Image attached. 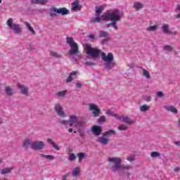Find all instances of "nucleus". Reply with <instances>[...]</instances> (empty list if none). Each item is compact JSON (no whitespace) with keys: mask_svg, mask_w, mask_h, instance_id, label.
I'll use <instances>...</instances> for the list:
<instances>
[{"mask_svg":"<svg viewBox=\"0 0 180 180\" xmlns=\"http://www.w3.org/2000/svg\"><path fill=\"white\" fill-rule=\"evenodd\" d=\"M108 161L109 163L110 169L112 171V172H116L120 169H124L125 171H130V169H133V165H122L121 158H108Z\"/></svg>","mask_w":180,"mask_h":180,"instance_id":"nucleus-1","label":"nucleus"},{"mask_svg":"<svg viewBox=\"0 0 180 180\" xmlns=\"http://www.w3.org/2000/svg\"><path fill=\"white\" fill-rule=\"evenodd\" d=\"M101 59L105 62L104 65L106 70H110L116 67L113 53L110 52L108 53V55H106L105 52H103L101 53Z\"/></svg>","mask_w":180,"mask_h":180,"instance_id":"nucleus-2","label":"nucleus"},{"mask_svg":"<svg viewBox=\"0 0 180 180\" xmlns=\"http://www.w3.org/2000/svg\"><path fill=\"white\" fill-rule=\"evenodd\" d=\"M104 9L105 6H100V7L96 8V18L91 20V22L92 23H99L100 22L105 21V17L106 16L108 13L102 15V12Z\"/></svg>","mask_w":180,"mask_h":180,"instance_id":"nucleus-3","label":"nucleus"},{"mask_svg":"<svg viewBox=\"0 0 180 180\" xmlns=\"http://www.w3.org/2000/svg\"><path fill=\"white\" fill-rule=\"evenodd\" d=\"M66 41L69 46L72 48L69 52V56H74L75 54H78L79 53V49H78V44H77V42L74 41V39L71 37H67Z\"/></svg>","mask_w":180,"mask_h":180,"instance_id":"nucleus-4","label":"nucleus"},{"mask_svg":"<svg viewBox=\"0 0 180 180\" xmlns=\"http://www.w3.org/2000/svg\"><path fill=\"white\" fill-rule=\"evenodd\" d=\"M86 53L93 58H98L102 53L101 49H98V48H93L91 45L86 46Z\"/></svg>","mask_w":180,"mask_h":180,"instance_id":"nucleus-5","label":"nucleus"},{"mask_svg":"<svg viewBox=\"0 0 180 180\" xmlns=\"http://www.w3.org/2000/svg\"><path fill=\"white\" fill-rule=\"evenodd\" d=\"M104 18V21L109 20V19H110V20L112 22H119V20L121 19L120 13L117 10H115L110 13L107 12V14Z\"/></svg>","mask_w":180,"mask_h":180,"instance_id":"nucleus-6","label":"nucleus"},{"mask_svg":"<svg viewBox=\"0 0 180 180\" xmlns=\"http://www.w3.org/2000/svg\"><path fill=\"white\" fill-rule=\"evenodd\" d=\"M7 26L11 29V30H13L16 34H20L22 33V27H20V25L19 24H13V18H8L6 22Z\"/></svg>","mask_w":180,"mask_h":180,"instance_id":"nucleus-7","label":"nucleus"},{"mask_svg":"<svg viewBox=\"0 0 180 180\" xmlns=\"http://www.w3.org/2000/svg\"><path fill=\"white\" fill-rule=\"evenodd\" d=\"M114 116L117 120H120V122H122V123H126V124H134V123H136V121L131 120L129 117L119 116V115H115Z\"/></svg>","mask_w":180,"mask_h":180,"instance_id":"nucleus-8","label":"nucleus"},{"mask_svg":"<svg viewBox=\"0 0 180 180\" xmlns=\"http://www.w3.org/2000/svg\"><path fill=\"white\" fill-rule=\"evenodd\" d=\"M89 109L91 110L94 117H98L101 115V109L94 103H89Z\"/></svg>","mask_w":180,"mask_h":180,"instance_id":"nucleus-9","label":"nucleus"},{"mask_svg":"<svg viewBox=\"0 0 180 180\" xmlns=\"http://www.w3.org/2000/svg\"><path fill=\"white\" fill-rule=\"evenodd\" d=\"M55 112H56L58 116H61V117H65L67 116L64 112V109L60 103H57L55 105Z\"/></svg>","mask_w":180,"mask_h":180,"instance_id":"nucleus-10","label":"nucleus"},{"mask_svg":"<svg viewBox=\"0 0 180 180\" xmlns=\"http://www.w3.org/2000/svg\"><path fill=\"white\" fill-rule=\"evenodd\" d=\"M44 147V143L43 141H35L32 144V148L33 150H36L39 151V150H42Z\"/></svg>","mask_w":180,"mask_h":180,"instance_id":"nucleus-11","label":"nucleus"},{"mask_svg":"<svg viewBox=\"0 0 180 180\" xmlns=\"http://www.w3.org/2000/svg\"><path fill=\"white\" fill-rule=\"evenodd\" d=\"M82 9V6L79 4V0H76L72 3L71 11L72 12H76V11H81Z\"/></svg>","mask_w":180,"mask_h":180,"instance_id":"nucleus-12","label":"nucleus"},{"mask_svg":"<svg viewBox=\"0 0 180 180\" xmlns=\"http://www.w3.org/2000/svg\"><path fill=\"white\" fill-rule=\"evenodd\" d=\"M17 86H18V89H20L21 94H22V95H25L26 96H28L29 88H27L26 86H25L23 84H18Z\"/></svg>","mask_w":180,"mask_h":180,"instance_id":"nucleus-13","label":"nucleus"},{"mask_svg":"<svg viewBox=\"0 0 180 180\" xmlns=\"http://www.w3.org/2000/svg\"><path fill=\"white\" fill-rule=\"evenodd\" d=\"M91 131L94 136H101L102 128L100 126L94 125L91 127Z\"/></svg>","mask_w":180,"mask_h":180,"instance_id":"nucleus-14","label":"nucleus"},{"mask_svg":"<svg viewBox=\"0 0 180 180\" xmlns=\"http://www.w3.org/2000/svg\"><path fill=\"white\" fill-rule=\"evenodd\" d=\"M78 116L76 115H70L69 117V126L70 127H72V126H74L78 121H79Z\"/></svg>","mask_w":180,"mask_h":180,"instance_id":"nucleus-15","label":"nucleus"},{"mask_svg":"<svg viewBox=\"0 0 180 180\" xmlns=\"http://www.w3.org/2000/svg\"><path fill=\"white\" fill-rule=\"evenodd\" d=\"M58 15V8L57 7H52L50 8L49 16L51 18H56Z\"/></svg>","mask_w":180,"mask_h":180,"instance_id":"nucleus-16","label":"nucleus"},{"mask_svg":"<svg viewBox=\"0 0 180 180\" xmlns=\"http://www.w3.org/2000/svg\"><path fill=\"white\" fill-rule=\"evenodd\" d=\"M68 13H70V10L67 9L65 7L58 8V15L65 16V15H68Z\"/></svg>","mask_w":180,"mask_h":180,"instance_id":"nucleus-17","label":"nucleus"},{"mask_svg":"<svg viewBox=\"0 0 180 180\" xmlns=\"http://www.w3.org/2000/svg\"><path fill=\"white\" fill-rule=\"evenodd\" d=\"M76 77H77V72L72 71V72H70L69 76L66 79L67 84L74 81Z\"/></svg>","mask_w":180,"mask_h":180,"instance_id":"nucleus-18","label":"nucleus"},{"mask_svg":"<svg viewBox=\"0 0 180 180\" xmlns=\"http://www.w3.org/2000/svg\"><path fill=\"white\" fill-rule=\"evenodd\" d=\"M32 5H46L49 4V0H31Z\"/></svg>","mask_w":180,"mask_h":180,"instance_id":"nucleus-19","label":"nucleus"},{"mask_svg":"<svg viewBox=\"0 0 180 180\" xmlns=\"http://www.w3.org/2000/svg\"><path fill=\"white\" fill-rule=\"evenodd\" d=\"M165 109L168 112H172V113H174L175 115L178 113V110L173 105H170V106L166 105L165 106Z\"/></svg>","mask_w":180,"mask_h":180,"instance_id":"nucleus-20","label":"nucleus"},{"mask_svg":"<svg viewBox=\"0 0 180 180\" xmlns=\"http://www.w3.org/2000/svg\"><path fill=\"white\" fill-rule=\"evenodd\" d=\"M98 142L100 143V144H103V146H106L109 143V139L106 138V136H103L100 138L98 140Z\"/></svg>","mask_w":180,"mask_h":180,"instance_id":"nucleus-21","label":"nucleus"},{"mask_svg":"<svg viewBox=\"0 0 180 180\" xmlns=\"http://www.w3.org/2000/svg\"><path fill=\"white\" fill-rule=\"evenodd\" d=\"M32 144H33V143H32V141L30 139H26L23 141L22 147L24 148H29V147H30Z\"/></svg>","mask_w":180,"mask_h":180,"instance_id":"nucleus-22","label":"nucleus"},{"mask_svg":"<svg viewBox=\"0 0 180 180\" xmlns=\"http://www.w3.org/2000/svg\"><path fill=\"white\" fill-rule=\"evenodd\" d=\"M169 25L168 24L162 25V30L165 34H169Z\"/></svg>","mask_w":180,"mask_h":180,"instance_id":"nucleus-23","label":"nucleus"},{"mask_svg":"<svg viewBox=\"0 0 180 180\" xmlns=\"http://www.w3.org/2000/svg\"><path fill=\"white\" fill-rule=\"evenodd\" d=\"M116 134V131L110 129L103 134V137H106L107 136H115Z\"/></svg>","mask_w":180,"mask_h":180,"instance_id":"nucleus-24","label":"nucleus"},{"mask_svg":"<svg viewBox=\"0 0 180 180\" xmlns=\"http://www.w3.org/2000/svg\"><path fill=\"white\" fill-rule=\"evenodd\" d=\"M79 172H81V168H79V167H77L73 169L72 175L74 176H78V175H79Z\"/></svg>","mask_w":180,"mask_h":180,"instance_id":"nucleus-25","label":"nucleus"},{"mask_svg":"<svg viewBox=\"0 0 180 180\" xmlns=\"http://www.w3.org/2000/svg\"><path fill=\"white\" fill-rule=\"evenodd\" d=\"M139 110L141 112H148V110H150V107L146 104H144L139 108Z\"/></svg>","mask_w":180,"mask_h":180,"instance_id":"nucleus-26","label":"nucleus"},{"mask_svg":"<svg viewBox=\"0 0 180 180\" xmlns=\"http://www.w3.org/2000/svg\"><path fill=\"white\" fill-rule=\"evenodd\" d=\"M24 24L25 25V26H27L28 30H30V32H31L32 34H36V32L34 31L32 25H30L27 22H25Z\"/></svg>","mask_w":180,"mask_h":180,"instance_id":"nucleus-27","label":"nucleus"},{"mask_svg":"<svg viewBox=\"0 0 180 180\" xmlns=\"http://www.w3.org/2000/svg\"><path fill=\"white\" fill-rule=\"evenodd\" d=\"M12 169H13L11 168V167L4 168L1 171V175H5L6 174H9V172H11L12 171Z\"/></svg>","mask_w":180,"mask_h":180,"instance_id":"nucleus-28","label":"nucleus"},{"mask_svg":"<svg viewBox=\"0 0 180 180\" xmlns=\"http://www.w3.org/2000/svg\"><path fill=\"white\" fill-rule=\"evenodd\" d=\"M143 77H146L147 79H150L151 78V75H150V72H148L146 69H143Z\"/></svg>","mask_w":180,"mask_h":180,"instance_id":"nucleus-29","label":"nucleus"},{"mask_svg":"<svg viewBox=\"0 0 180 180\" xmlns=\"http://www.w3.org/2000/svg\"><path fill=\"white\" fill-rule=\"evenodd\" d=\"M143 6V4L139 2H135L134 4V8H135L136 11H140Z\"/></svg>","mask_w":180,"mask_h":180,"instance_id":"nucleus-30","label":"nucleus"},{"mask_svg":"<svg viewBox=\"0 0 180 180\" xmlns=\"http://www.w3.org/2000/svg\"><path fill=\"white\" fill-rule=\"evenodd\" d=\"M50 56H52V57H55L56 58H61V57H63L62 55L52 51H50Z\"/></svg>","mask_w":180,"mask_h":180,"instance_id":"nucleus-31","label":"nucleus"},{"mask_svg":"<svg viewBox=\"0 0 180 180\" xmlns=\"http://www.w3.org/2000/svg\"><path fill=\"white\" fill-rule=\"evenodd\" d=\"M84 127V122L83 121H78L75 124V127H76V129H78V130H79V129H81V127Z\"/></svg>","mask_w":180,"mask_h":180,"instance_id":"nucleus-32","label":"nucleus"},{"mask_svg":"<svg viewBox=\"0 0 180 180\" xmlns=\"http://www.w3.org/2000/svg\"><path fill=\"white\" fill-rule=\"evenodd\" d=\"M98 36L99 37H108V36H109V33L106 31H99Z\"/></svg>","mask_w":180,"mask_h":180,"instance_id":"nucleus-33","label":"nucleus"},{"mask_svg":"<svg viewBox=\"0 0 180 180\" xmlns=\"http://www.w3.org/2000/svg\"><path fill=\"white\" fill-rule=\"evenodd\" d=\"M66 94H67V90H63V91H58L56 94L57 96H58L59 98H63V96H65Z\"/></svg>","mask_w":180,"mask_h":180,"instance_id":"nucleus-34","label":"nucleus"},{"mask_svg":"<svg viewBox=\"0 0 180 180\" xmlns=\"http://www.w3.org/2000/svg\"><path fill=\"white\" fill-rule=\"evenodd\" d=\"M5 91L7 95L11 96L13 94V89L11 88L10 86L6 87Z\"/></svg>","mask_w":180,"mask_h":180,"instance_id":"nucleus-35","label":"nucleus"},{"mask_svg":"<svg viewBox=\"0 0 180 180\" xmlns=\"http://www.w3.org/2000/svg\"><path fill=\"white\" fill-rule=\"evenodd\" d=\"M127 129H128L127 125H124V124L118 125V130H120V131H126Z\"/></svg>","mask_w":180,"mask_h":180,"instance_id":"nucleus-36","label":"nucleus"},{"mask_svg":"<svg viewBox=\"0 0 180 180\" xmlns=\"http://www.w3.org/2000/svg\"><path fill=\"white\" fill-rule=\"evenodd\" d=\"M160 155H161V154L157 151H153L150 153V157H152V158H157L158 157H160Z\"/></svg>","mask_w":180,"mask_h":180,"instance_id":"nucleus-37","label":"nucleus"},{"mask_svg":"<svg viewBox=\"0 0 180 180\" xmlns=\"http://www.w3.org/2000/svg\"><path fill=\"white\" fill-rule=\"evenodd\" d=\"M157 27H158L157 25L150 26L146 29V30L147 32H155V30H157Z\"/></svg>","mask_w":180,"mask_h":180,"instance_id":"nucleus-38","label":"nucleus"},{"mask_svg":"<svg viewBox=\"0 0 180 180\" xmlns=\"http://www.w3.org/2000/svg\"><path fill=\"white\" fill-rule=\"evenodd\" d=\"M41 157H43L44 158H46V160H53L55 158L54 156L51 155H46L41 154Z\"/></svg>","mask_w":180,"mask_h":180,"instance_id":"nucleus-39","label":"nucleus"},{"mask_svg":"<svg viewBox=\"0 0 180 180\" xmlns=\"http://www.w3.org/2000/svg\"><path fill=\"white\" fill-rule=\"evenodd\" d=\"M98 123H105V122H106V117H105V115L101 116L98 119Z\"/></svg>","mask_w":180,"mask_h":180,"instance_id":"nucleus-40","label":"nucleus"},{"mask_svg":"<svg viewBox=\"0 0 180 180\" xmlns=\"http://www.w3.org/2000/svg\"><path fill=\"white\" fill-rule=\"evenodd\" d=\"M77 157L79 158V162H81L82 161L84 157H85V153H78Z\"/></svg>","mask_w":180,"mask_h":180,"instance_id":"nucleus-41","label":"nucleus"},{"mask_svg":"<svg viewBox=\"0 0 180 180\" xmlns=\"http://www.w3.org/2000/svg\"><path fill=\"white\" fill-rule=\"evenodd\" d=\"M77 156L74 153H70L69 155V161H75Z\"/></svg>","mask_w":180,"mask_h":180,"instance_id":"nucleus-42","label":"nucleus"},{"mask_svg":"<svg viewBox=\"0 0 180 180\" xmlns=\"http://www.w3.org/2000/svg\"><path fill=\"white\" fill-rule=\"evenodd\" d=\"M127 161H129V162H133L134 161H136V156L132 155L127 158Z\"/></svg>","mask_w":180,"mask_h":180,"instance_id":"nucleus-43","label":"nucleus"},{"mask_svg":"<svg viewBox=\"0 0 180 180\" xmlns=\"http://www.w3.org/2000/svg\"><path fill=\"white\" fill-rule=\"evenodd\" d=\"M117 21H112V22L108 23V26H112L115 30H117V24H116Z\"/></svg>","mask_w":180,"mask_h":180,"instance_id":"nucleus-44","label":"nucleus"},{"mask_svg":"<svg viewBox=\"0 0 180 180\" xmlns=\"http://www.w3.org/2000/svg\"><path fill=\"white\" fill-rule=\"evenodd\" d=\"M164 50L166 51H172L174 50V48L169 45H167L164 47Z\"/></svg>","mask_w":180,"mask_h":180,"instance_id":"nucleus-45","label":"nucleus"},{"mask_svg":"<svg viewBox=\"0 0 180 180\" xmlns=\"http://www.w3.org/2000/svg\"><path fill=\"white\" fill-rule=\"evenodd\" d=\"M69 122H70L69 120H63L60 121V124H63V126H65V127L68 124Z\"/></svg>","mask_w":180,"mask_h":180,"instance_id":"nucleus-46","label":"nucleus"},{"mask_svg":"<svg viewBox=\"0 0 180 180\" xmlns=\"http://www.w3.org/2000/svg\"><path fill=\"white\" fill-rule=\"evenodd\" d=\"M105 115H108L110 116H112V117H115V115H116L117 114H113V112H112V111H110V110H108L105 112Z\"/></svg>","mask_w":180,"mask_h":180,"instance_id":"nucleus-47","label":"nucleus"},{"mask_svg":"<svg viewBox=\"0 0 180 180\" xmlns=\"http://www.w3.org/2000/svg\"><path fill=\"white\" fill-rule=\"evenodd\" d=\"M158 98H162L164 96V93L162 91H158L156 93Z\"/></svg>","mask_w":180,"mask_h":180,"instance_id":"nucleus-48","label":"nucleus"},{"mask_svg":"<svg viewBox=\"0 0 180 180\" xmlns=\"http://www.w3.org/2000/svg\"><path fill=\"white\" fill-rule=\"evenodd\" d=\"M52 146L53 148H55V150H57V151H60V147H58V146H57L56 143H54Z\"/></svg>","mask_w":180,"mask_h":180,"instance_id":"nucleus-49","label":"nucleus"},{"mask_svg":"<svg viewBox=\"0 0 180 180\" xmlns=\"http://www.w3.org/2000/svg\"><path fill=\"white\" fill-rule=\"evenodd\" d=\"M144 101H146V102H151V97L146 96V97H144Z\"/></svg>","mask_w":180,"mask_h":180,"instance_id":"nucleus-50","label":"nucleus"},{"mask_svg":"<svg viewBox=\"0 0 180 180\" xmlns=\"http://www.w3.org/2000/svg\"><path fill=\"white\" fill-rule=\"evenodd\" d=\"M76 87L78 89H81L82 87V84L79 83V82H77L76 83Z\"/></svg>","mask_w":180,"mask_h":180,"instance_id":"nucleus-51","label":"nucleus"},{"mask_svg":"<svg viewBox=\"0 0 180 180\" xmlns=\"http://www.w3.org/2000/svg\"><path fill=\"white\" fill-rule=\"evenodd\" d=\"M169 34H172L173 36H176V34H178V32L174 31V32H169Z\"/></svg>","mask_w":180,"mask_h":180,"instance_id":"nucleus-52","label":"nucleus"},{"mask_svg":"<svg viewBox=\"0 0 180 180\" xmlns=\"http://www.w3.org/2000/svg\"><path fill=\"white\" fill-rule=\"evenodd\" d=\"M47 141H48V143H50L51 144V146H53L54 143V141H53V140L51 139H48Z\"/></svg>","mask_w":180,"mask_h":180,"instance_id":"nucleus-53","label":"nucleus"},{"mask_svg":"<svg viewBox=\"0 0 180 180\" xmlns=\"http://www.w3.org/2000/svg\"><path fill=\"white\" fill-rule=\"evenodd\" d=\"M174 172H179V171H180L179 167H175L174 169Z\"/></svg>","mask_w":180,"mask_h":180,"instance_id":"nucleus-54","label":"nucleus"},{"mask_svg":"<svg viewBox=\"0 0 180 180\" xmlns=\"http://www.w3.org/2000/svg\"><path fill=\"white\" fill-rule=\"evenodd\" d=\"M86 65H95V64L92 62H86Z\"/></svg>","mask_w":180,"mask_h":180,"instance_id":"nucleus-55","label":"nucleus"},{"mask_svg":"<svg viewBox=\"0 0 180 180\" xmlns=\"http://www.w3.org/2000/svg\"><path fill=\"white\" fill-rule=\"evenodd\" d=\"M89 37L90 39H95V35L94 34H91L89 35Z\"/></svg>","mask_w":180,"mask_h":180,"instance_id":"nucleus-56","label":"nucleus"},{"mask_svg":"<svg viewBox=\"0 0 180 180\" xmlns=\"http://www.w3.org/2000/svg\"><path fill=\"white\" fill-rule=\"evenodd\" d=\"M176 12H179L180 13V6L178 5L176 8Z\"/></svg>","mask_w":180,"mask_h":180,"instance_id":"nucleus-57","label":"nucleus"},{"mask_svg":"<svg viewBox=\"0 0 180 180\" xmlns=\"http://www.w3.org/2000/svg\"><path fill=\"white\" fill-rule=\"evenodd\" d=\"M174 144H175L176 146H180V141H176V142L174 143Z\"/></svg>","mask_w":180,"mask_h":180,"instance_id":"nucleus-58","label":"nucleus"},{"mask_svg":"<svg viewBox=\"0 0 180 180\" xmlns=\"http://www.w3.org/2000/svg\"><path fill=\"white\" fill-rule=\"evenodd\" d=\"M176 19H179V18H180V13H178V14L176 15Z\"/></svg>","mask_w":180,"mask_h":180,"instance_id":"nucleus-59","label":"nucleus"},{"mask_svg":"<svg viewBox=\"0 0 180 180\" xmlns=\"http://www.w3.org/2000/svg\"><path fill=\"white\" fill-rule=\"evenodd\" d=\"M68 131H69V133H72V128H70V129H68Z\"/></svg>","mask_w":180,"mask_h":180,"instance_id":"nucleus-60","label":"nucleus"},{"mask_svg":"<svg viewBox=\"0 0 180 180\" xmlns=\"http://www.w3.org/2000/svg\"><path fill=\"white\" fill-rule=\"evenodd\" d=\"M178 124H179V126H180V119L178 121Z\"/></svg>","mask_w":180,"mask_h":180,"instance_id":"nucleus-61","label":"nucleus"},{"mask_svg":"<svg viewBox=\"0 0 180 180\" xmlns=\"http://www.w3.org/2000/svg\"><path fill=\"white\" fill-rule=\"evenodd\" d=\"M1 162H2V159L1 158H0V164H1Z\"/></svg>","mask_w":180,"mask_h":180,"instance_id":"nucleus-62","label":"nucleus"},{"mask_svg":"<svg viewBox=\"0 0 180 180\" xmlns=\"http://www.w3.org/2000/svg\"><path fill=\"white\" fill-rule=\"evenodd\" d=\"M0 4H2V0H0Z\"/></svg>","mask_w":180,"mask_h":180,"instance_id":"nucleus-63","label":"nucleus"},{"mask_svg":"<svg viewBox=\"0 0 180 180\" xmlns=\"http://www.w3.org/2000/svg\"><path fill=\"white\" fill-rule=\"evenodd\" d=\"M80 136H84V134H80Z\"/></svg>","mask_w":180,"mask_h":180,"instance_id":"nucleus-64","label":"nucleus"}]
</instances>
